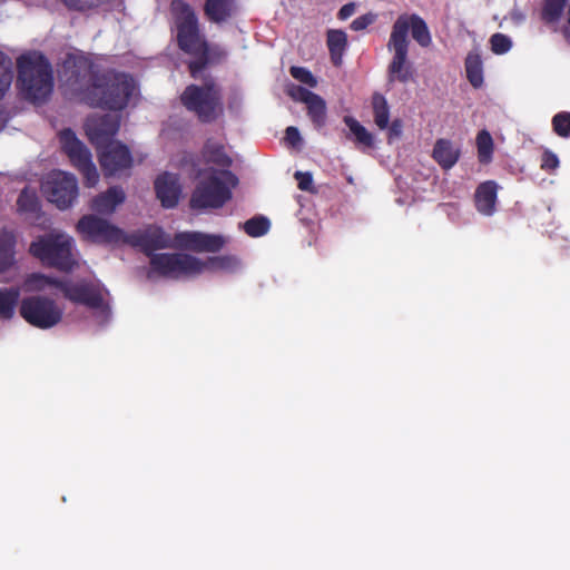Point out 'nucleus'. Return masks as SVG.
<instances>
[{
    "mask_svg": "<svg viewBox=\"0 0 570 570\" xmlns=\"http://www.w3.org/2000/svg\"><path fill=\"white\" fill-rule=\"evenodd\" d=\"M170 12L177 31V46L194 57L188 62V71L191 78L198 79L206 68L219 63L226 57V52L220 47L207 42L200 32L196 12L189 3L184 0H171Z\"/></svg>",
    "mask_w": 570,
    "mask_h": 570,
    "instance_id": "nucleus-1",
    "label": "nucleus"
},
{
    "mask_svg": "<svg viewBox=\"0 0 570 570\" xmlns=\"http://www.w3.org/2000/svg\"><path fill=\"white\" fill-rule=\"evenodd\" d=\"M411 29L413 39L422 47L431 43V35L425 21L417 14H401L395 20L387 48L394 50V56L389 65V80L407 82L412 78V67L407 61L410 41L407 39Z\"/></svg>",
    "mask_w": 570,
    "mask_h": 570,
    "instance_id": "nucleus-2",
    "label": "nucleus"
},
{
    "mask_svg": "<svg viewBox=\"0 0 570 570\" xmlns=\"http://www.w3.org/2000/svg\"><path fill=\"white\" fill-rule=\"evenodd\" d=\"M238 265V259L230 255L212 256L203 261L187 253L156 255L151 259V268L158 275L171 278L196 277L205 271H232Z\"/></svg>",
    "mask_w": 570,
    "mask_h": 570,
    "instance_id": "nucleus-3",
    "label": "nucleus"
},
{
    "mask_svg": "<svg viewBox=\"0 0 570 570\" xmlns=\"http://www.w3.org/2000/svg\"><path fill=\"white\" fill-rule=\"evenodd\" d=\"M17 85L24 99L45 102L53 90V72L48 58L40 51H30L17 59Z\"/></svg>",
    "mask_w": 570,
    "mask_h": 570,
    "instance_id": "nucleus-4",
    "label": "nucleus"
},
{
    "mask_svg": "<svg viewBox=\"0 0 570 570\" xmlns=\"http://www.w3.org/2000/svg\"><path fill=\"white\" fill-rule=\"evenodd\" d=\"M135 90L131 76L107 70L97 79V86L86 95V104L107 110L119 111L127 107Z\"/></svg>",
    "mask_w": 570,
    "mask_h": 570,
    "instance_id": "nucleus-5",
    "label": "nucleus"
},
{
    "mask_svg": "<svg viewBox=\"0 0 570 570\" xmlns=\"http://www.w3.org/2000/svg\"><path fill=\"white\" fill-rule=\"evenodd\" d=\"M189 204L193 209L222 208L232 198V188L238 183L230 170L209 168L199 173Z\"/></svg>",
    "mask_w": 570,
    "mask_h": 570,
    "instance_id": "nucleus-6",
    "label": "nucleus"
},
{
    "mask_svg": "<svg viewBox=\"0 0 570 570\" xmlns=\"http://www.w3.org/2000/svg\"><path fill=\"white\" fill-rule=\"evenodd\" d=\"M181 105L205 124L213 122L223 112V90L214 78L202 86L188 85L180 95Z\"/></svg>",
    "mask_w": 570,
    "mask_h": 570,
    "instance_id": "nucleus-7",
    "label": "nucleus"
},
{
    "mask_svg": "<svg viewBox=\"0 0 570 570\" xmlns=\"http://www.w3.org/2000/svg\"><path fill=\"white\" fill-rule=\"evenodd\" d=\"M73 239L60 233H49L39 236L30 244V254L43 265L62 272H70L77 262L72 254Z\"/></svg>",
    "mask_w": 570,
    "mask_h": 570,
    "instance_id": "nucleus-8",
    "label": "nucleus"
},
{
    "mask_svg": "<svg viewBox=\"0 0 570 570\" xmlns=\"http://www.w3.org/2000/svg\"><path fill=\"white\" fill-rule=\"evenodd\" d=\"M20 316L31 326L48 330L62 320V308L51 298L33 295L22 298L19 305Z\"/></svg>",
    "mask_w": 570,
    "mask_h": 570,
    "instance_id": "nucleus-9",
    "label": "nucleus"
},
{
    "mask_svg": "<svg viewBox=\"0 0 570 570\" xmlns=\"http://www.w3.org/2000/svg\"><path fill=\"white\" fill-rule=\"evenodd\" d=\"M66 85L86 102V95L96 88L101 73L92 61L83 56H69L63 62Z\"/></svg>",
    "mask_w": 570,
    "mask_h": 570,
    "instance_id": "nucleus-10",
    "label": "nucleus"
},
{
    "mask_svg": "<svg viewBox=\"0 0 570 570\" xmlns=\"http://www.w3.org/2000/svg\"><path fill=\"white\" fill-rule=\"evenodd\" d=\"M42 190L50 203L59 209H67L78 196V183L73 175L57 170L48 176Z\"/></svg>",
    "mask_w": 570,
    "mask_h": 570,
    "instance_id": "nucleus-11",
    "label": "nucleus"
},
{
    "mask_svg": "<svg viewBox=\"0 0 570 570\" xmlns=\"http://www.w3.org/2000/svg\"><path fill=\"white\" fill-rule=\"evenodd\" d=\"M77 230L85 239L98 244H117L124 238L120 228L94 215L81 217L77 224Z\"/></svg>",
    "mask_w": 570,
    "mask_h": 570,
    "instance_id": "nucleus-12",
    "label": "nucleus"
},
{
    "mask_svg": "<svg viewBox=\"0 0 570 570\" xmlns=\"http://www.w3.org/2000/svg\"><path fill=\"white\" fill-rule=\"evenodd\" d=\"M59 289L62 292L65 298L75 304H81L91 309H99L104 307L102 293L99 286L92 283H73L69 279H63L62 283H59Z\"/></svg>",
    "mask_w": 570,
    "mask_h": 570,
    "instance_id": "nucleus-13",
    "label": "nucleus"
},
{
    "mask_svg": "<svg viewBox=\"0 0 570 570\" xmlns=\"http://www.w3.org/2000/svg\"><path fill=\"white\" fill-rule=\"evenodd\" d=\"M127 242L130 245L140 248L141 252L149 257L150 265L153 257L157 255L155 250L174 247L170 236L158 226H148L144 230L132 233L128 236ZM161 254L163 253H158V255ZM150 269L153 271L151 267Z\"/></svg>",
    "mask_w": 570,
    "mask_h": 570,
    "instance_id": "nucleus-14",
    "label": "nucleus"
},
{
    "mask_svg": "<svg viewBox=\"0 0 570 570\" xmlns=\"http://www.w3.org/2000/svg\"><path fill=\"white\" fill-rule=\"evenodd\" d=\"M97 150L99 164L107 177L115 176L132 166V156L129 148L119 141L109 142Z\"/></svg>",
    "mask_w": 570,
    "mask_h": 570,
    "instance_id": "nucleus-15",
    "label": "nucleus"
},
{
    "mask_svg": "<svg viewBox=\"0 0 570 570\" xmlns=\"http://www.w3.org/2000/svg\"><path fill=\"white\" fill-rule=\"evenodd\" d=\"M224 245L225 239L220 235L200 232H179L174 236V247L195 253H217Z\"/></svg>",
    "mask_w": 570,
    "mask_h": 570,
    "instance_id": "nucleus-16",
    "label": "nucleus"
},
{
    "mask_svg": "<svg viewBox=\"0 0 570 570\" xmlns=\"http://www.w3.org/2000/svg\"><path fill=\"white\" fill-rule=\"evenodd\" d=\"M120 127V118L116 115L105 114L91 117L86 122V134L97 149L112 142Z\"/></svg>",
    "mask_w": 570,
    "mask_h": 570,
    "instance_id": "nucleus-17",
    "label": "nucleus"
},
{
    "mask_svg": "<svg viewBox=\"0 0 570 570\" xmlns=\"http://www.w3.org/2000/svg\"><path fill=\"white\" fill-rule=\"evenodd\" d=\"M59 140L62 151L69 157L71 164L77 169L92 160L91 153L83 142L77 138L72 129L66 128L61 130L59 132Z\"/></svg>",
    "mask_w": 570,
    "mask_h": 570,
    "instance_id": "nucleus-18",
    "label": "nucleus"
},
{
    "mask_svg": "<svg viewBox=\"0 0 570 570\" xmlns=\"http://www.w3.org/2000/svg\"><path fill=\"white\" fill-rule=\"evenodd\" d=\"M155 191L160 204L165 208L177 206L181 193L177 175L163 173L155 180Z\"/></svg>",
    "mask_w": 570,
    "mask_h": 570,
    "instance_id": "nucleus-19",
    "label": "nucleus"
},
{
    "mask_svg": "<svg viewBox=\"0 0 570 570\" xmlns=\"http://www.w3.org/2000/svg\"><path fill=\"white\" fill-rule=\"evenodd\" d=\"M499 186L494 180L481 183L474 193V204L476 210L484 215L491 216L495 212Z\"/></svg>",
    "mask_w": 570,
    "mask_h": 570,
    "instance_id": "nucleus-20",
    "label": "nucleus"
},
{
    "mask_svg": "<svg viewBox=\"0 0 570 570\" xmlns=\"http://www.w3.org/2000/svg\"><path fill=\"white\" fill-rule=\"evenodd\" d=\"M460 157L461 149L452 140L446 138L436 139L432 150V158L443 170L453 168Z\"/></svg>",
    "mask_w": 570,
    "mask_h": 570,
    "instance_id": "nucleus-21",
    "label": "nucleus"
},
{
    "mask_svg": "<svg viewBox=\"0 0 570 570\" xmlns=\"http://www.w3.org/2000/svg\"><path fill=\"white\" fill-rule=\"evenodd\" d=\"M126 195L120 186L109 187L105 193L97 195L91 202V209L99 214H111L116 207L125 202Z\"/></svg>",
    "mask_w": 570,
    "mask_h": 570,
    "instance_id": "nucleus-22",
    "label": "nucleus"
},
{
    "mask_svg": "<svg viewBox=\"0 0 570 570\" xmlns=\"http://www.w3.org/2000/svg\"><path fill=\"white\" fill-rule=\"evenodd\" d=\"M204 13L210 22H225L234 13V0H206Z\"/></svg>",
    "mask_w": 570,
    "mask_h": 570,
    "instance_id": "nucleus-23",
    "label": "nucleus"
},
{
    "mask_svg": "<svg viewBox=\"0 0 570 570\" xmlns=\"http://www.w3.org/2000/svg\"><path fill=\"white\" fill-rule=\"evenodd\" d=\"M203 157L207 164H214L222 170H228L233 160L225 151V147L220 142L207 140L203 148Z\"/></svg>",
    "mask_w": 570,
    "mask_h": 570,
    "instance_id": "nucleus-24",
    "label": "nucleus"
},
{
    "mask_svg": "<svg viewBox=\"0 0 570 570\" xmlns=\"http://www.w3.org/2000/svg\"><path fill=\"white\" fill-rule=\"evenodd\" d=\"M326 36L331 61L334 66L338 67L342 63L343 53L347 47V36L341 29H330Z\"/></svg>",
    "mask_w": 570,
    "mask_h": 570,
    "instance_id": "nucleus-25",
    "label": "nucleus"
},
{
    "mask_svg": "<svg viewBox=\"0 0 570 570\" xmlns=\"http://www.w3.org/2000/svg\"><path fill=\"white\" fill-rule=\"evenodd\" d=\"M307 116L316 129H321L326 125L327 108L325 100L317 94L314 95L306 104Z\"/></svg>",
    "mask_w": 570,
    "mask_h": 570,
    "instance_id": "nucleus-26",
    "label": "nucleus"
},
{
    "mask_svg": "<svg viewBox=\"0 0 570 570\" xmlns=\"http://www.w3.org/2000/svg\"><path fill=\"white\" fill-rule=\"evenodd\" d=\"M20 297V291L16 287L0 288V318L11 320Z\"/></svg>",
    "mask_w": 570,
    "mask_h": 570,
    "instance_id": "nucleus-27",
    "label": "nucleus"
},
{
    "mask_svg": "<svg viewBox=\"0 0 570 570\" xmlns=\"http://www.w3.org/2000/svg\"><path fill=\"white\" fill-rule=\"evenodd\" d=\"M372 108L375 125L382 130L386 129L390 121V107L386 98L380 92H374Z\"/></svg>",
    "mask_w": 570,
    "mask_h": 570,
    "instance_id": "nucleus-28",
    "label": "nucleus"
},
{
    "mask_svg": "<svg viewBox=\"0 0 570 570\" xmlns=\"http://www.w3.org/2000/svg\"><path fill=\"white\" fill-rule=\"evenodd\" d=\"M14 236L7 232L0 233V273L7 271L14 259Z\"/></svg>",
    "mask_w": 570,
    "mask_h": 570,
    "instance_id": "nucleus-29",
    "label": "nucleus"
},
{
    "mask_svg": "<svg viewBox=\"0 0 570 570\" xmlns=\"http://www.w3.org/2000/svg\"><path fill=\"white\" fill-rule=\"evenodd\" d=\"M465 72L469 82L474 88L483 83V67L481 57L478 53H469L465 58Z\"/></svg>",
    "mask_w": 570,
    "mask_h": 570,
    "instance_id": "nucleus-30",
    "label": "nucleus"
},
{
    "mask_svg": "<svg viewBox=\"0 0 570 570\" xmlns=\"http://www.w3.org/2000/svg\"><path fill=\"white\" fill-rule=\"evenodd\" d=\"M344 124L348 127L351 134L354 136L356 144L371 148L374 145L373 135L361 125L354 117L345 116Z\"/></svg>",
    "mask_w": 570,
    "mask_h": 570,
    "instance_id": "nucleus-31",
    "label": "nucleus"
},
{
    "mask_svg": "<svg viewBox=\"0 0 570 570\" xmlns=\"http://www.w3.org/2000/svg\"><path fill=\"white\" fill-rule=\"evenodd\" d=\"M568 0H543L541 19L543 22L556 23L562 17Z\"/></svg>",
    "mask_w": 570,
    "mask_h": 570,
    "instance_id": "nucleus-32",
    "label": "nucleus"
},
{
    "mask_svg": "<svg viewBox=\"0 0 570 570\" xmlns=\"http://www.w3.org/2000/svg\"><path fill=\"white\" fill-rule=\"evenodd\" d=\"M63 279L46 276L40 273H32L27 276L24 281V287L27 291L41 292L49 286H53L59 289V283Z\"/></svg>",
    "mask_w": 570,
    "mask_h": 570,
    "instance_id": "nucleus-33",
    "label": "nucleus"
},
{
    "mask_svg": "<svg viewBox=\"0 0 570 570\" xmlns=\"http://www.w3.org/2000/svg\"><path fill=\"white\" fill-rule=\"evenodd\" d=\"M17 207L20 213L37 214L40 210V200L36 191L22 189L17 199Z\"/></svg>",
    "mask_w": 570,
    "mask_h": 570,
    "instance_id": "nucleus-34",
    "label": "nucleus"
},
{
    "mask_svg": "<svg viewBox=\"0 0 570 570\" xmlns=\"http://www.w3.org/2000/svg\"><path fill=\"white\" fill-rule=\"evenodd\" d=\"M478 158L481 164H488L492 159L493 139L485 129L476 135Z\"/></svg>",
    "mask_w": 570,
    "mask_h": 570,
    "instance_id": "nucleus-35",
    "label": "nucleus"
},
{
    "mask_svg": "<svg viewBox=\"0 0 570 570\" xmlns=\"http://www.w3.org/2000/svg\"><path fill=\"white\" fill-rule=\"evenodd\" d=\"M12 78V61L0 50V99H2L9 90Z\"/></svg>",
    "mask_w": 570,
    "mask_h": 570,
    "instance_id": "nucleus-36",
    "label": "nucleus"
},
{
    "mask_svg": "<svg viewBox=\"0 0 570 570\" xmlns=\"http://www.w3.org/2000/svg\"><path fill=\"white\" fill-rule=\"evenodd\" d=\"M269 219L265 216H255L246 220L243 225L244 232L250 237L265 235L269 230Z\"/></svg>",
    "mask_w": 570,
    "mask_h": 570,
    "instance_id": "nucleus-37",
    "label": "nucleus"
},
{
    "mask_svg": "<svg viewBox=\"0 0 570 570\" xmlns=\"http://www.w3.org/2000/svg\"><path fill=\"white\" fill-rule=\"evenodd\" d=\"M552 129L561 138H570V112L560 111L552 117Z\"/></svg>",
    "mask_w": 570,
    "mask_h": 570,
    "instance_id": "nucleus-38",
    "label": "nucleus"
},
{
    "mask_svg": "<svg viewBox=\"0 0 570 570\" xmlns=\"http://www.w3.org/2000/svg\"><path fill=\"white\" fill-rule=\"evenodd\" d=\"M285 92L292 100L303 104H306L315 95L309 89L295 83L287 85Z\"/></svg>",
    "mask_w": 570,
    "mask_h": 570,
    "instance_id": "nucleus-39",
    "label": "nucleus"
},
{
    "mask_svg": "<svg viewBox=\"0 0 570 570\" xmlns=\"http://www.w3.org/2000/svg\"><path fill=\"white\" fill-rule=\"evenodd\" d=\"M289 73L294 79L309 88H315L317 86L316 77L305 67L293 66L289 68Z\"/></svg>",
    "mask_w": 570,
    "mask_h": 570,
    "instance_id": "nucleus-40",
    "label": "nucleus"
},
{
    "mask_svg": "<svg viewBox=\"0 0 570 570\" xmlns=\"http://www.w3.org/2000/svg\"><path fill=\"white\" fill-rule=\"evenodd\" d=\"M490 43L491 50L497 55H503L508 52L512 47L511 39L508 36L500 32L491 36Z\"/></svg>",
    "mask_w": 570,
    "mask_h": 570,
    "instance_id": "nucleus-41",
    "label": "nucleus"
},
{
    "mask_svg": "<svg viewBox=\"0 0 570 570\" xmlns=\"http://www.w3.org/2000/svg\"><path fill=\"white\" fill-rule=\"evenodd\" d=\"M78 170L82 174L87 187H94L98 183L99 175L92 160Z\"/></svg>",
    "mask_w": 570,
    "mask_h": 570,
    "instance_id": "nucleus-42",
    "label": "nucleus"
},
{
    "mask_svg": "<svg viewBox=\"0 0 570 570\" xmlns=\"http://www.w3.org/2000/svg\"><path fill=\"white\" fill-rule=\"evenodd\" d=\"M297 180V186L303 191L315 193L313 185V176L308 171H296L294 175Z\"/></svg>",
    "mask_w": 570,
    "mask_h": 570,
    "instance_id": "nucleus-43",
    "label": "nucleus"
},
{
    "mask_svg": "<svg viewBox=\"0 0 570 570\" xmlns=\"http://www.w3.org/2000/svg\"><path fill=\"white\" fill-rule=\"evenodd\" d=\"M375 20H376L375 13L368 12V13L362 14L352 21L351 29L354 31L364 30L368 26L374 23Z\"/></svg>",
    "mask_w": 570,
    "mask_h": 570,
    "instance_id": "nucleus-44",
    "label": "nucleus"
},
{
    "mask_svg": "<svg viewBox=\"0 0 570 570\" xmlns=\"http://www.w3.org/2000/svg\"><path fill=\"white\" fill-rule=\"evenodd\" d=\"M559 158L558 156L552 153L551 150H544L541 157V169L546 171L554 170L559 167Z\"/></svg>",
    "mask_w": 570,
    "mask_h": 570,
    "instance_id": "nucleus-45",
    "label": "nucleus"
},
{
    "mask_svg": "<svg viewBox=\"0 0 570 570\" xmlns=\"http://www.w3.org/2000/svg\"><path fill=\"white\" fill-rule=\"evenodd\" d=\"M63 6L71 11L85 12L95 7L90 0H60Z\"/></svg>",
    "mask_w": 570,
    "mask_h": 570,
    "instance_id": "nucleus-46",
    "label": "nucleus"
},
{
    "mask_svg": "<svg viewBox=\"0 0 570 570\" xmlns=\"http://www.w3.org/2000/svg\"><path fill=\"white\" fill-rule=\"evenodd\" d=\"M389 129V141H391L392 139H395V138H399L401 137L402 135V130H403V122L401 119H394L390 126H387Z\"/></svg>",
    "mask_w": 570,
    "mask_h": 570,
    "instance_id": "nucleus-47",
    "label": "nucleus"
},
{
    "mask_svg": "<svg viewBox=\"0 0 570 570\" xmlns=\"http://www.w3.org/2000/svg\"><path fill=\"white\" fill-rule=\"evenodd\" d=\"M285 139L292 146H297L302 141L301 134L298 129L294 126H289L285 130Z\"/></svg>",
    "mask_w": 570,
    "mask_h": 570,
    "instance_id": "nucleus-48",
    "label": "nucleus"
},
{
    "mask_svg": "<svg viewBox=\"0 0 570 570\" xmlns=\"http://www.w3.org/2000/svg\"><path fill=\"white\" fill-rule=\"evenodd\" d=\"M355 12V4L353 2L344 4L337 12L340 20H346Z\"/></svg>",
    "mask_w": 570,
    "mask_h": 570,
    "instance_id": "nucleus-49",
    "label": "nucleus"
}]
</instances>
